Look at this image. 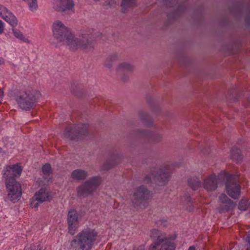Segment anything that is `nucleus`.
I'll use <instances>...</instances> for the list:
<instances>
[{
    "instance_id": "nucleus-1",
    "label": "nucleus",
    "mask_w": 250,
    "mask_h": 250,
    "mask_svg": "<svg viewBox=\"0 0 250 250\" xmlns=\"http://www.w3.org/2000/svg\"><path fill=\"white\" fill-rule=\"evenodd\" d=\"M54 37L60 42H65L70 50L75 51L78 48L90 50L94 48L96 40L100 38L102 34H83L80 38H76L60 21H57L53 24Z\"/></svg>"
},
{
    "instance_id": "nucleus-2",
    "label": "nucleus",
    "mask_w": 250,
    "mask_h": 250,
    "mask_svg": "<svg viewBox=\"0 0 250 250\" xmlns=\"http://www.w3.org/2000/svg\"><path fill=\"white\" fill-rule=\"evenodd\" d=\"M155 240L148 248V250H175L174 238L167 237L165 233L157 229H153L150 234Z\"/></svg>"
},
{
    "instance_id": "nucleus-3",
    "label": "nucleus",
    "mask_w": 250,
    "mask_h": 250,
    "mask_svg": "<svg viewBox=\"0 0 250 250\" xmlns=\"http://www.w3.org/2000/svg\"><path fill=\"white\" fill-rule=\"evenodd\" d=\"M40 93L30 88L21 91L16 96L19 107L22 110H30L33 108Z\"/></svg>"
},
{
    "instance_id": "nucleus-4",
    "label": "nucleus",
    "mask_w": 250,
    "mask_h": 250,
    "mask_svg": "<svg viewBox=\"0 0 250 250\" xmlns=\"http://www.w3.org/2000/svg\"><path fill=\"white\" fill-rule=\"evenodd\" d=\"M98 232L89 228L83 229L77 235L78 245L81 250H91L98 237Z\"/></svg>"
},
{
    "instance_id": "nucleus-5",
    "label": "nucleus",
    "mask_w": 250,
    "mask_h": 250,
    "mask_svg": "<svg viewBox=\"0 0 250 250\" xmlns=\"http://www.w3.org/2000/svg\"><path fill=\"white\" fill-rule=\"evenodd\" d=\"M102 181L101 176H97L90 178L77 187V195L79 198H86L92 196L100 186Z\"/></svg>"
},
{
    "instance_id": "nucleus-6",
    "label": "nucleus",
    "mask_w": 250,
    "mask_h": 250,
    "mask_svg": "<svg viewBox=\"0 0 250 250\" xmlns=\"http://www.w3.org/2000/svg\"><path fill=\"white\" fill-rule=\"evenodd\" d=\"M132 204L135 208L144 209L147 206V202L151 197L150 191L144 186L136 188L133 193Z\"/></svg>"
},
{
    "instance_id": "nucleus-7",
    "label": "nucleus",
    "mask_w": 250,
    "mask_h": 250,
    "mask_svg": "<svg viewBox=\"0 0 250 250\" xmlns=\"http://www.w3.org/2000/svg\"><path fill=\"white\" fill-rule=\"evenodd\" d=\"M87 133L88 126L86 125H70L65 128L63 137L71 140H78Z\"/></svg>"
},
{
    "instance_id": "nucleus-8",
    "label": "nucleus",
    "mask_w": 250,
    "mask_h": 250,
    "mask_svg": "<svg viewBox=\"0 0 250 250\" xmlns=\"http://www.w3.org/2000/svg\"><path fill=\"white\" fill-rule=\"evenodd\" d=\"M5 184L8 190V199L13 203L17 202L20 199L22 194L21 184L16 181L11 180H8Z\"/></svg>"
},
{
    "instance_id": "nucleus-9",
    "label": "nucleus",
    "mask_w": 250,
    "mask_h": 250,
    "mask_svg": "<svg viewBox=\"0 0 250 250\" xmlns=\"http://www.w3.org/2000/svg\"><path fill=\"white\" fill-rule=\"evenodd\" d=\"M236 177L234 175L228 177L225 184L227 194L233 199H238L241 193L240 186L236 182Z\"/></svg>"
},
{
    "instance_id": "nucleus-10",
    "label": "nucleus",
    "mask_w": 250,
    "mask_h": 250,
    "mask_svg": "<svg viewBox=\"0 0 250 250\" xmlns=\"http://www.w3.org/2000/svg\"><path fill=\"white\" fill-rule=\"evenodd\" d=\"M51 199V196L49 192L45 188H42L33 197L30 203V207L37 209L39 204L44 202H49Z\"/></svg>"
},
{
    "instance_id": "nucleus-11",
    "label": "nucleus",
    "mask_w": 250,
    "mask_h": 250,
    "mask_svg": "<svg viewBox=\"0 0 250 250\" xmlns=\"http://www.w3.org/2000/svg\"><path fill=\"white\" fill-rule=\"evenodd\" d=\"M170 170L168 165H165L159 168L154 175V180L158 185L161 186L165 185L169 181Z\"/></svg>"
},
{
    "instance_id": "nucleus-12",
    "label": "nucleus",
    "mask_w": 250,
    "mask_h": 250,
    "mask_svg": "<svg viewBox=\"0 0 250 250\" xmlns=\"http://www.w3.org/2000/svg\"><path fill=\"white\" fill-rule=\"evenodd\" d=\"M22 168L19 164L6 166L3 170V177L5 179V182L8 180L16 181L15 178L20 176Z\"/></svg>"
},
{
    "instance_id": "nucleus-13",
    "label": "nucleus",
    "mask_w": 250,
    "mask_h": 250,
    "mask_svg": "<svg viewBox=\"0 0 250 250\" xmlns=\"http://www.w3.org/2000/svg\"><path fill=\"white\" fill-rule=\"evenodd\" d=\"M68 230L69 234L73 235L78 229V213L75 209H70L67 215Z\"/></svg>"
},
{
    "instance_id": "nucleus-14",
    "label": "nucleus",
    "mask_w": 250,
    "mask_h": 250,
    "mask_svg": "<svg viewBox=\"0 0 250 250\" xmlns=\"http://www.w3.org/2000/svg\"><path fill=\"white\" fill-rule=\"evenodd\" d=\"M219 202L222 204L220 205L217 209L220 213H223L232 211L236 207V203L230 200L224 193L221 194L219 197Z\"/></svg>"
},
{
    "instance_id": "nucleus-15",
    "label": "nucleus",
    "mask_w": 250,
    "mask_h": 250,
    "mask_svg": "<svg viewBox=\"0 0 250 250\" xmlns=\"http://www.w3.org/2000/svg\"><path fill=\"white\" fill-rule=\"evenodd\" d=\"M134 70V66L126 62L119 63L116 67L117 73L121 76V80L123 82L128 80V74L132 73Z\"/></svg>"
},
{
    "instance_id": "nucleus-16",
    "label": "nucleus",
    "mask_w": 250,
    "mask_h": 250,
    "mask_svg": "<svg viewBox=\"0 0 250 250\" xmlns=\"http://www.w3.org/2000/svg\"><path fill=\"white\" fill-rule=\"evenodd\" d=\"M136 135L150 143H158L162 141V136L158 133H155L146 130H139Z\"/></svg>"
},
{
    "instance_id": "nucleus-17",
    "label": "nucleus",
    "mask_w": 250,
    "mask_h": 250,
    "mask_svg": "<svg viewBox=\"0 0 250 250\" xmlns=\"http://www.w3.org/2000/svg\"><path fill=\"white\" fill-rule=\"evenodd\" d=\"M203 188L208 191L215 190L218 187V178L214 174L206 178L203 183Z\"/></svg>"
},
{
    "instance_id": "nucleus-18",
    "label": "nucleus",
    "mask_w": 250,
    "mask_h": 250,
    "mask_svg": "<svg viewBox=\"0 0 250 250\" xmlns=\"http://www.w3.org/2000/svg\"><path fill=\"white\" fill-rule=\"evenodd\" d=\"M0 16L13 27L18 24V20L16 17L2 5L0 4Z\"/></svg>"
},
{
    "instance_id": "nucleus-19",
    "label": "nucleus",
    "mask_w": 250,
    "mask_h": 250,
    "mask_svg": "<svg viewBox=\"0 0 250 250\" xmlns=\"http://www.w3.org/2000/svg\"><path fill=\"white\" fill-rule=\"evenodd\" d=\"M73 6L72 0H56L53 7L57 11H65L71 9Z\"/></svg>"
},
{
    "instance_id": "nucleus-20",
    "label": "nucleus",
    "mask_w": 250,
    "mask_h": 250,
    "mask_svg": "<svg viewBox=\"0 0 250 250\" xmlns=\"http://www.w3.org/2000/svg\"><path fill=\"white\" fill-rule=\"evenodd\" d=\"M120 162V156L118 154L112 156L102 166V169L108 170L118 164Z\"/></svg>"
},
{
    "instance_id": "nucleus-21",
    "label": "nucleus",
    "mask_w": 250,
    "mask_h": 250,
    "mask_svg": "<svg viewBox=\"0 0 250 250\" xmlns=\"http://www.w3.org/2000/svg\"><path fill=\"white\" fill-rule=\"evenodd\" d=\"M71 178L77 181L85 180L88 176L87 171L82 169H77L73 170L71 174Z\"/></svg>"
},
{
    "instance_id": "nucleus-22",
    "label": "nucleus",
    "mask_w": 250,
    "mask_h": 250,
    "mask_svg": "<svg viewBox=\"0 0 250 250\" xmlns=\"http://www.w3.org/2000/svg\"><path fill=\"white\" fill-rule=\"evenodd\" d=\"M188 183L189 187L193 190H196L201 187V181L197 177L189 178L188 180Z\"/></svg>"
},
{
    "instance_id": "nucleus-23",
    "label": "nucleus",
    "mask_w": 250,
    "mask_h": 250,
    "mask_svg": "<svg viewBox=\"0 0 250 250\" xmlns=\"http://www.w3.org/2000/svg\"><path fill=\"white\" fill-rule=\"evenodd\" d=\"M119 55L116 53L111 54L106 58L104 65L108 68H112L114 63L119 60Z\"/></svg>"
},
{
    "instance_id": "nucleus-24",
    "label": "nucleus",
    "mask_w": 250,
    "mask_h": 250,
    "mask_svg": "<svg viewBox=\"0 0 250 250\" xmlns=\"http://www.w3.org/2000/svg\"><path fill=\"white\" fill-rule=\"evenodd\" d=\"M231 157L233 161L236 163H241L242 157L241 154L240 150L237 147H233L231 150Z\"/></svg>"
},
{
    "instance_id": "nucleus-25",
    "label": "nucleus",
    "mask_w": 250,
    "mask_h": 250,
    "mask_svg": "<svg viewBox=\"0 0 250 250\" xmlns=\"http://www.w3.org/2000/svg\"><path fill=\"white\" fill-rule=\"evenodd\" d=\"M139 116L141 120L144 123L145 125L147 126H152L153 124V120L146 112H140Z\"/></svg>"
},
{
    "instance_id": "nucleus-26",
    "label": "nucleus",
    "mask_w": 250,
    "mask_h": 250,
    "mask_svg": "<svg viewBox=\"0 0 250 250\" xmlns=\"http://www.w3.org/2000/svg\"><path fill=\"white\" fill-rule=\"evenodd\" d=\"M121 5L123 7L122 12L125 13L128 8H131L136 5V0H122Z\"/></svg>"
},
{
    "instance_id": "nucleus-27",
    "label": "nucleus",
    "mask_w": 250,
    "mask_h": 250,
    "mask_svg": "<svg viewBox=\"0 0 250 250\" xmlns=\"http://www.w3.org/2000/svg\"><path fill=\"white\" fill-rule=\"evenodd\" d=\"M81 86L77 82H73L70 86L71 92L75 96H78L81 92Z\"/></svg>"
},
{
    "instance_id": "nucleus-28",
    "label": "nucleus",
    "mask_w": 250,
    "mask_h": 250,
    "mask_svg": "<svg viewBox=\"0 0 250 250\" xmlns=\"http://www.w3.org/2000/svg\"><path fill=\"white\" fill-rule=\"evenodd\" d=\"M42 172L44 176H49L52 172L50 164L49 163H46L42 167Z\"/></svg>"
},
{
    "instance_id": "nucleus-29",
    "label": "nucleus",
    "mask_w": 250,
    "mask_h": 250,
    "mask_svg": "<svg viewBox=\"0 0 250 250\" xmlns=\"http://www.w3.org/2000/svg\"><path fill=\"white\" fill-rule=\"evenodd\" d=\"M25 250H41L42 248L40 246V243L39 242L30 245V246H27L25 248Z\"/></svg>"
},
{
    "instance_id": "nucleus-30",
    "label": "nucleus",
    "mask_w": 250,
    "mask_h": 250,
    "mask_svg": "<svg viewBox=\"0 0 250 250\" xmlns=\"http://www.w3.org/2000/svg\"><path fill=\"white\" fill-rule=\"evenodd\" d=\"M248 204L247 201L241 200L238 205V208L241 210H246L248 209Z\"/></svg>"
},
{
    "instance_id": "nucleus-31",
    "label": "nucleus",
    "mask_w": 250,
    "mask_h": 250,
    "mask_svg": "<svg viewBox=\"0 0 250 250\" xmlns=\"http://www.w3.org/2000/svg\"><path fill=\"white\" fill-rule=\"evenodd\" d=\"M12 30H13V33L16 38L20 39L21 41L25 42V39L24 38L23 35L21 34V33L20 31L15 30L14 28H13Z\"/></svg>"
},
{
    "instance_id": "nucleus-32",
    "label": "nucleus",
    "mask_w": 250,
    "mask_h": 250,
    "mask_svg": "<svg viewBox=\"0 0 250 250\" xmlns=\"http://www.w3.org/2000/svg\"><path fill=\"white\" fill-rule=\"evenodd\" d=\"M180 0H164V3L167 7H172L177 4Z\"/></svg>"
},
{
    "instance_id": "nucleus-33",
    "label": "nucleus",
    "mask_w": 250,
    "mask_h": 250,
    "mask_svg": "<svg viewBox=\"0 0 250 250\" xmlns=\"http://www.w3.org/2000/svg\"><path fill=\"white\" fill-rule=\"evenodd\" d=\"M155 224L158 227H166L167 225V221L165 219H160L157 221Z\"/></svg>"
},
{
    "instance_id": "nucleus-34",
    "label": "nucleus",
    "mask_w": 250,
    "mask_h": 250,
    "mask_svg": "<svg viewBox=\"0 0 250 250\" xmlns=\"http://www.w3.org/2000/svg\"><path fill=\"white\" fill-rule=\"evenodd\" d=\"M185 9H186V4L185 3L179 4L178 5V8L176 11V14L183 11Z\"/></svg>"
},
{
    "instance_id": "nucleus-35",
    "label": "nucleus",
    "mask_w": 250,
    "mask_h": 250,
    "mask_svg": "<svg viewBox=\"0 0 250 250\" xmlns=\"http://www.w3.org/2000/svg\"><path fill=\"white\" fill-rule=\"evenodd\" d=\"M247 241L248 242L247 250H250V230L249 231V233L247 236Z\"/></svg>"
},
{
    "instance_id": "nucleus-36",
    "label": "nucleus",
    "mask_w": 250,
    "mask_h": 250,
    "mask_svg": "<svg viewBox=\"0 0 250 250\" xmlns=\"http://www.w3.org/2000/svg\"><path fill=\"white\" fill-rule=\"evenodd\" d=\"M245 23L247 25H250V13L246 17L245 19Z\"/></svg>"
},
{
    "instance_id": "nucleus-37",
    "label": "nucleus",
    "mask_w": 250,
    "mask_h": 250,
    "mask_svg": "<svg viewBox=\"0 0 250 250\" xmlns=\"http://www.w3.org/2000/svg\"><path fill=\"white\" fill-rule=\"evenodd\" d=\"M188 207L187 208V209L189 211H191L193 210V208H194V207L192 205V202L191 203H188Z\"/></svg>"
},
{
    "instance_id": "nucleus-38",
    "label": "nucleus",
    "mask_w": 250,
    "mask_h": 250,
    "mask_svg": "<svg viewBox=\"0 0 250 250\" xmlns=\"http://www.w3.org/2000/svg\"><path fill=\"white\" fill-rule=\"evenodd\" d=\"M4 30L3 23L2 21L0 20V34H1Z\"/></svg>"
},
{
    "instance_id": "nucleus-39",
    "label": "nucleus",
    "mask_w": 250,
    "mask_h": 250,
    "mask_svg": "<svg viewBox=\"0 0 250 250\" xmlns=\"http://www.w3.org/2000/svg\"><path fill=\"white\" fill-rule=\"evenodd\" d=\"M144 181L147 183L150 182L151 177L148 175L146 176L144 178Z\"/></svg>"
},
{
    "instance_id": "nucleus-40",
    "label": "nucleus",
    "mask_w": 250,
    "mask_h": 250,
    "mask_svg": "<svg viewBox=\"0 0 250 250\" xmlns=\"http://www.w3.org/2000/svg\"><path fill=\"white\" fill-rule=\"evenodd\" d=\"M186 200L188 203H191L192 202L191 198L189 196H186Z\"/></svg>"
},
{
    "instance_id": "nucleus-41",
    "label": "nucleus",
    "mask_w": 250,
    "mask_h": 250,
    "mask_svg": "<svg viewBox=\"0 0 250 250\" xmlns=\"http://www.w3.org/2000/svg\"><path fill=\"white\" fill-rule=\"evenodd\" d=\"M136 250H145V246L143 245L140 246Z\"/></svg>"
},
{
    "instance_id": "nucleus-42",
    "label": "nucleus",
    "mask_w": 250,
    "mask_h": 250,
    "mask_svg": "<svg viewBox=\"0 0 250 250\" xmlns=\"http://www.w3.org/2000/svg\"><path fill=\"white\" fill-rule=\"evenodd\" d=\"M188 250H196V249L194 246H190L188 248Z\"/></svg>"
},
{
    "instance_id": "nucleus-43",
    "label": "nucleus",
    "mask_w": 250,
    "mask_h": 250,
    "mask_svg": "<svg viewBox=\"0 0 250 250\" xmlns=\"http://www.w3.org/2000/svg\"><path fill=\"white\" fill-rule=\"evenodd\" d=\"M4 63V60L1 58H0V65L3 64Z\"/></svg>"
},
{
    "instance_id": "nucleus-44",
    "label": "nucleus",
    "mask_w": 250,
    "mask_h": 250,
    "mask_svg": "<svg viewBox=\"0 0 250 250\" xmlns=\"http://www.w3.org/2000/svg\"><path fill=\"white\" fill-rule=\"evenodd\" d=\"M150 100H151V98L150 97L147 98V101H149Z\"/></svg>"
}]
</instances>
